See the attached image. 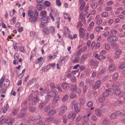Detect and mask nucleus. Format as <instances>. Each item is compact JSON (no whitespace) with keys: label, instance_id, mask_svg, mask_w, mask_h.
I'll return each mask as SVG.
<instances>
[{"label":"nucleus","instance_id":"1","mask_svg":"<svg viewBox=\"0 0 125 125\" xmlns=\"http://www.w3.org/2000/svg\"><path fill=\"white\" fill-rule=\"evenodd\" d=\"M5 76H3L0 80V87H4L5 88L8 86L10 84L9 80L7 79H5Z\"/></svg>","mask_w":125,"mask_h":125},{"label":"nucleus","instance_id":"2","mask_svg":"<svg viewBox=\"0 0 125 125\" xmlns=\"http://www.w3.org/2000/svg\"><path fill=\"white\" fill-rule=\"evenodd\" d=\"M32 93L30 95L29 97H30V99L33 98L32 99V104L34 105L36 104L38 101V98L37 97L38 93L36 92L32 91Z\"/></svg>","mask_w":125,"mask_h":125},{"label":"nucleus","instance_id":"3","mask_svg":"<svg viewBox=\"0 0 125 125\" xmlns=\"http://www.w3.org/2000/svg\"><path fill=\"white\" fill-rule=\"evenodd\" d=\"M3 116V115H2L1 117H0V122L1 123H6L8 124V125H11L14 122V119L13 118L10 119L9 118V119H2V117Z\"/></svg>","mask_w":125,"mask_h":125},{"label":"nucleus","instance_id":"4","mask_svg":"<svg viewBox=\"0 0 125 125\" xmlns=\"http://www.w3.org/2000/svg\"><path fill=\"white\" fill-rule=\"evenodd\" d=\"M34 15L33 16L29 18L30 21L32 23H34L37 20L38 17V13L36 10L34 11Z\"/></svg>","mask_w":125,"mask_h":125},{"label":"nucleus","instance_id":"5","mask_svg":"<svg viewBox=\"0 0 125 125\" xmlns=\"http://www.w3.org/2000/svg\"><path fill=\"white\" fill-rule=\"evenodd\" d=\"M118 37L116 36L110 35L107 38V41L110 42H115L117 41Z\"/></svg>","mask_w":125,"mask_h":125},{"label":"nucleus","instance_id":"6","mask_svg":"<svg viewBox=\"0 0 125 125\" xmlns=\"http://www.w3.org/2000/svg\"><path fill=\"white\" fill-rule=\"evenodd\" d=\"M72 60L73 63H77L79 61V57L78 55L74 54L72 57Z\"/></svg>","mask_w":125,"mask_h":125},{"label":"nucleus","instance_id":"7","mask_svg":"<svg viewBox=\"0 0 125 125\" xmlns=\"http://www.w3.org/2000/svg\"><path fill=\"white\" fill-rule=\"evenodd\" d=\"M67 108L65 106H63L60 108L58 115L60 116L62 115L67 111Z\"/></svg>","mask_w":125,"mask_h":125},{"label":"nucleus","instance_id":"8","mask_svg":"<svg viewBox=\"0 0 125 125\" xmlns=\"http://www.w3.org/2000/svg\"><path fill=\"white\" fill-rule=\"evenodd\" d=\"M72 104L73 105L74 104V107L75 112L77 113H78L80 110V105L79 104L75 103L74 101L72 102Z\"/></svg>","mask_w":125,"mask_h":125},{"label":"nucleus","instance_id":"9","mask_svg":"<svg viewBox=\"0 0 125 125\" xmlns=\"http://www.w3.org/2000/svg\"><path fill=\"white\" fill-rule=\"evenodd\" d=\"M112 89L109 88L106 90V91L104 92L103 94V95L105 97H107L109 94L112 93L111 91Z\"/></svg>","mask_w":125,"mask_h":125},{"label":"nucleus","instance_id":"10","mask_svg":"<svg viewBox=\"0 0 125 125\" xmlns=\"http://www.w3.org/2000/svg\"><path fill=\"white\" fill-rule=\"evenodd\" d=\"M101 84V82L100 81H97L95 83V84L93 86V88L95 90L97 89L100 87Z\"/></svg>","mask_w":125,"mask_h":125},{"label":"nucleus","instance_id":"11","mask_svg":"<svg viewBox=\"0 0 125 125\" xmlns=\"http://www.w3.org/2000/svg\"><path fill=\"white\" fill-rule=\"evenodd\" d=\"M50 19L48 17L43 16L41 18V20L42 23H46L48 22V20Z\"/></svg>","mask_w":125,"mask_h":125},{"label":"nucleus","instance_id":"12","mask_svg":"<svg viewBox=\"0 0 125 125\" xmlns=\"http://www.w3.org/2000/svg\"><path fill=\"white\" fill-rule=\"evenodd\" d=\"M55 95L53 96V99L52 101V104H55L57 102L59 99V96L55 93Z\"/></svg>","mask_w":125,"mask_h":125},{"label":"nucleus","instance_id":"13","mask_svg":"<svg viewBox=\"0 0 125 125\" xmlns=\"http://www.w3.org/2000/svg\"><path fill=\"white\" fill-rule=\"evenodd\" d=\"M101 109V108H99L96 109L95 111V114L98 117H100L102 116V113Z\"/></svg>","mask_w":125,"mask_h":125},{"label":"nucleus","instance_id":"14","mask_svg":"<svg viewBox=\"0 0 125 125\" xmlns=\"http://www.w3.org/2000/svg\"><path fill=\"white\" fill-rule=\"evenodd\" d=\"M87 58V56L86 55L84 54L83 55L80 59V63H83Z\"/></svg>","mask_w":125,"mask_h":125},{"label":"nucleus","instance_id":"15","mask_svg":"<svg viewBox=\"0 0 125 125\" xmlns=\"http://www.w3.org/2000/svg\"><path fill=\"white\" fill-rule=\"evenodd\" d=\"M124 103V100H120L117 101L115 102L114 104L115 106H117L122 104Z\"/></svg>","mask_w":125,"mask_h":125},{"label":"nucleus","instance_id":"16","mask_svg":"<svg viewBox=\"0 0 125 125\" xmlns=\"http://www.w3.org/2000/svg\"><path fill=\"white\" fill-rule=\"evenodd\" d=\"M77 85L74 84H71V90L72 92H75L77 88Z\"/></svg>","mask_w":125,"mask_h":125},{"label":"nucleus","instance_id":"17","mask_svg":"<svg viewBox=\"0 0 125 125\" xmlns=\"http://www.w3.org/2000/svg\"><path fill=\"white\" fill-rule=\"evenodd\" d=\"M37 8L38 10L40 11L44 9L43 5L42 4L37 5Z\"/></svg>","mask_w":125,"mask_h":125},{"label":"nucleus","instance_id":"18","mask_svg":"<svg viewBox=\"0 0 125 125\" xmlns=\"http://www.w3.org/2000/svg\"><path fill=\"white\" fill-rule=\"evenodd\" d=\"M56 113V111L55 109L49 111L48 113L49 116H51L54 115Z\"/></svg>","mask_w":125,"mask_h":125},{"label":"nucleus","instance_id":"19","mask_svg":"<svg viewBox=\"0 0 125 125\" xmlns=\"http://www.w3.org/2000/svg\"><path fill=\"white\" fill-rule=\"evenodd\" d=\"M85 82L86 83H89L90 85H92L94 83L93 80H90L89 79H86Z\"/></svg>","mask_w":125,"mask_h":125},{"label":"nucleus","instance_id":"20","mask_svg":"<svg viewBox=\"0 0 125 125\" xmlns=\"http://www.w3.org/2000/svg\"><path fill=\"white\" fill-rule=\"evenodd\" d=\"M96 63V61L93 60H91L89 62V64L90 65L94 66Z\"/></svg>","mask_w":125,"mask_h":125},{"label":"nucleus","instance_id":"21","mask_svg":"<svg viewBox=\"0 0 125 125\" xmlns=\"http://www.w3.org/2000/svg\"><path fill=\"white\" fill-rule=\"evenodd\" d=\"M50 68L49 65H47L42 68L41 70L43 72H45L47 71Z\"/></svg>","mask_w":125,"mask_h":125},{"label":"nucleus","instance_id":"22","mask_svg":"<svg viewBox=\"0 0 125 125\" xmlns=\"http://www.w3.org/2000/svg\"><path fill=\"white\" fill-rule=\"evenodd\" d=\"M119 86V84L117 83H113L112 86V88L115 90L118 88Z\"/></svg>","mask_w":125,"mask_h":125},{"label":"nucleus","instance_id":"23","mask_svg":"<svg viewBox=\"0 0 125 125\" xmlns=\"http://www.w3.org/2000/svg\"><path fill=\"white\" fill-rule=\"evenodd\" d=\"M115 66L114 64H112L109 67V71H113L115 70Z\"/></svg>","mask_w":125,"mask_h":125},{"label":"nucleus","instance_id":"24","mask_svg":"<svg viewBox=\"0 0 125 125\" xmlns=\"http://www.w3.org/2000/svg\"><path fill=\"white\" fill-rule=\"evenodd\" d=\"M109 119L107 118H106L103 120L102 123V124L103 125H107L109 123Z\"/></svg>","mask_w":125,"mask_h":125},{"label":"nucleus","instance_id":"25","mask_svg":"<svg viewBox=\"0 0 125 125\" xmlns=\"http://www.w3.org/2000/svg\"><path fill=\"white\" fill-rule=\"evenodd\" d=\"M63 32L64 34L65 35L69 34V31L68 29L66 27H64L63 29Z\"/></svg>","mask_w":125,"mask_h":125},{"label":"nucleus","instance_id":"26","mask_svg":"<svg viewBox=\"0 0 125 125\" xmlns=\"http://www.w3.org/2000/svg\"><path fill=\"white\" fill-rule=\"evenodd\" d=\"M76 116V114L75 113H69L68 115V118H70L72 117L73 119H74Z\"/></svg>","mask_w":125,"mask_h":125},{"label":"nucleus","instance_id":"27","mask_svg":"<svg viewBox=\"0 0 125 125\" xmlns=\"http://www.w3.org/2000/svg\"><path fill=\"white\" fill-rule=\"evenodd\" d=\"M116 113L117 115L119 117H121L124 115L123 113L120 111H117L116 112Z\"/></svg>","mask_w":125,"mask_h":125},{"label":"nucleus","instance_id":"28","mask_svg":"<svg viewBox=\"0 0 125 125\" xmlns=\"http://www.w3.org/2000/svg\"><path fill=\"white\" fill-rule=\"evenodd\" d=\"M118 74L117 73H115L112 76V78L114 80H116L118 77Z\"/></svg>","mask_w":125,"mask_h":125},{"label":"nucleus","instance_id":"29","mask_svg":"<svg viewBox=\"0 0 125 125\" xmlns=\"http://www.w3.org/2000/svg\"><path fill=\"white\" fill-rule=\"evenodd\" d=\"M43 31L45 34L48 35L50 33V31L49 29L47 28H45L43 30Z\"/></svg>","mask_w":125,"mask_h":125},{"label":"nucleus","instance_id":"30","mask_svg":"<svg viewBox=\"0 0 125 125\" xmlns=\"http://www.w3.org/2000/svg\"><path fill=\"white\" fill-rule=\"evenodd\" d=\"M69 84V83H68L65 82H64L62 85V87L63 89H65Z\"/></svg>","mask_w":125,"mask_h":125},{"label":"nucleus","instance_id":"31","mask_svg":"<svg viewBox=\"0 0 125 125\" xmlns=\"http://www.w3.org/2000/svg\"><path fill=\"white\" fill-rule=\"evenodd\" d=\"M30 34V36L32 37H36V36L37 35V33L34 31L31 32Z\"/></svg>","mask_w":125,"mask_h":125},{"label":"nucleus","instance_id":"32","mask_svg":"<svg viewBox=\"0 0 125 125\" xmlns=\"http://www.w3.org/2000/svg\"><path fill=\"white\" fill-rule=\"evenodd\" d=\"M28 16L29 17H31L33 16L34 14V12L33 10H30L28 12Z\"/></svg>","mask_w":125,"mask_h":125},{"label":"nucleus","instance_id":"33","mask_svg":"<svg viewBox=\"0 0 125 125\" xmlns=\"http://www.w3.org/2000/svg\"><path fill=\"white\" fill-rule=\"evenodd\" d=\"M14 58L15 59L16 61L18 62V60L19 58V55L17 53H15L14 55Z\"/></svg>","mask_w":125,"mask_h":125},{"label":"nucleus","instance_id":"34","mask_svg":"<svg viewBox=\"0 0 125 125\" xmlns=\"http://www.w3.org/2000/svg\"><path fill=\"white\" fill-rule=\"evenodd\" d=\"M53 117H51L47 118L46 121L47 122L50 123L53 120Z\"/></svg>","mask_w":125,"mask_h":125},{"label":"nucleus","instance_id":"35","mask_svg":"<svg viewBox=\"0 0 125 125\" xmlns=\"http://www.w3.org/2000/svg\"><path fill=\"white\" fill-rule=\"evenodd\" d=\"M42 59V57H40L38 59L35 60V62L36 64H38L39 63V62H40Z\"/></svg>","mask_w":125,"mask_h":125},{"label":"nucleus","instance_id":"36","mask_svg":"<svg viewBox=\"0 0 125 125\" xmlns=\"http://www.w3.org/2000/svg\"><path fill=\"white\" fill-rule=\"evenodd\" d=\"M69 58V56L68 55H66L63 58V59L61 60V63L62 62L64 63V61H66Z\"/></svg>","mask_w":125,"mask_h":125},{"label":"nucleus","instance_id":"37","mask_svg":"<svg viewBox=\"0 0 125 125\" xmlns=\"http://www.w3.org/2000/svg\"><path fill=\"white\" fill-rule=\"evenodd\" d=\"M50 30L51 31V32L52 34H54L55 32V28L53 26H51L50 28Z\"/></svg>","mask_w":125,"mask_h":125},{"label":"nucleus","instance_id":"38","mask_svg":"<svg viewBox=\"0 0 125 125\" xmlns=\"http://www.w3.org/2000/svg\"><path fill=\"white\" fill-rule=\"evenodd\" d=\"M41 118L40 116V115L38 116V117L37 118H36L35 117H33L32 119H30L29 120V121H37L40 119Z\"/></svg>","mask_w":125,"mask_h":125},{"label":"nucleus","instance_id":"39","mask_svg":"<svg viewBox=\"0 0 125 125\" xmlns=\"http://www.w3.org/2000/svg\"><path fill=\"white\" fill-rule=\"evenodd\" d=\"M51 95L50 94H47L45 96V100L46 101H48L51 98Z\"/></svg>","mask_w":125,"mask_h":125},{"label":"nucleus","instance_id":"40","mask_svg":"<svg viewBox=\"0 0 125 125\" xmlns=\"http://www.w3.org/2000/svg\"><path fill=\"white\" fill-rule=\"evenodd\" d=\"M25 115L24 113H19L17 116V117L18 118H21L23 117Z\"/></svg>","mask_w":125,"mask_h":125},{"label":"nucleus","instance_id":"41","mask_svg":"<svg viewBox=\"0 0 125 125\" xmlns=\"http://www.w3.org/2000/svg\"><path fill=\"white\" fill-rule=\"evenodd\" d=\"M122 52L121 50L119 49L116 51L115 52V54L117 56L120 55L122 53Z\"/></svg>","mask_w":125,"mask_h":125},{"label":"nucleus","instance_id":"42","mask_svg":"<svg viewBox=\"0 0 125 125\" xmlns=\"http://www.w3.org/2000/svg\"><path fill=\"white\" fill-rule=\"evenodd\" d=\"M51 89L52 91H54V89L55 88L54 83H51L50 84Z\"/></svg>","mask_w":125,"mask_h":125},{"label":"nucleus","instance_id":"43","mask_svg":"<svg viewBox=\"0 0 125 125\" xmlns=\"http://www.w3.org/2000/svg\"><path fill=\"white\" fill-rule=\"evenodd\" d=\"M116 115L115 113H113L111 115L110 118L112 119H115L116 118Z\"/></svg>","mask_w":125,"mask_h":125},{"label":"nucleus","instance_id":"44","mask_svg":"<svg viewBox=\"0 0 125 125\" xmlns=\"http://www.w3.org/2000/svg\"><path fill=\"white\" fill-rule=\"evenodd\" d=\"M48 89H46L43 91H41L40 92V95L42 96L43 95L44 93H45L46 91H48Z\"/></svg>","mask_w":125,"mask_h":125},{"label":"nucleus","instance_id":"45","mask_svg":"<svg viewBox=\"0 0 125 125\" xmlns=\"http://www.w3.org/2000/svg\"><path fill=\"white\" fill-rule=\"evenodd\" d=\"M108 15V14L106 12H104L102 13L101 16L103 17H106Z\"/></svg>","mask_w":125,"mask_h":125},{"label":"nucleus","instance_id":"46","mask_svg":"<svg viewBox=\"0 0 125 125\" xmlns=\"http://www.w3.org/2000/svg\"><path fill=\"white\" fill-rule=\"evenodd\" d=\"M82 116L81 115H79L76 118V121L77 122H79L82 119Z\"/></svg>","mask_w":125,"mask_h":125},{"label":"nucleus","instance_id":"47","mask_svg":"<svg viewBox=\"0 0 125 125\" xmlns=\"http://www.w3.org/2000/svg\"><path fill=\"white\" fill-rule=\"evenodd\" d=\"M110 32L112 34L115 35L117 33L116 30L113 29H112L110 31Z\"/></svg>","mask_w":125,"mask_h":125},{"label":"nucleus","instance_id":"48","mask_svg":"<svg viewBox=\"0 0 125 125\" xmlns=\"http://www.w3.org/2000/svg\"><path fill=\"white\" fill-rule=\"evenodd\" d=\"M68 96L67 95H66L63 98L62 100L63 102H65L67 101L68 99Z\"/></svg>","mask_w":125,"mask_h":125},{"label":"nucleus","instance_id":"49","mask_svg":"<svg viewBox=\"0 0 125 125\" xmlns=\"http://www.w3.org/2000/svg\"><path fill=\"white\" fill-rule=\"evenodd\" d=\"M106 57L103 55H99L98 58V59L100 60H103L104 59H105Z\"/></svg>","mask_w":125,"mask_h":125},{"label":"nucleus","instance_id":"50","mask_svg":"<svg viewBox=\"0 0 125 125\" xmlns=\"http://www.w3.org/2000/svg\"><path fill=\"white\" fill-rule=\"evenodd\" d=\"M97 4L96 2H94L91 5L92 7L94 9H96L97 7Z\"/></svg>","mask_w":125,"mask_h":125},{"label":"nucleus","instance_id":"51","mask_svg":"<svg viewBox=\"0 0 125 125\" xmlns=\"http://www.w3.org/2000/svg\"><path fill=\"white\" fill-rule=\"evenodd\" d=\"M82 91L81 89L80 88H77L75 92L78 94L81 93Z\"/></svg>","mask_w":125,"mask_h":125},{"label":"nucleus","instance_id":"52","mask_svg":"<svg viewBox=\"0 0 125 125\" xmlns=\"http://www.w3.org/2000/svg\"><path fill=\"white\" fill-rule=\"evenodd\" d=\"M6 90V88H1L0 90V93H1L5 94Z\"/></svg>","mask_w":125,"mask_h":125},{"label":"nucleus","instance_id":"53","mask_svg":"<svg viewBox=\"0 0 125 125\" xmlns=\"http://www.w3.org/2000/svg\"><path fill=\"white\" fill-rule=\"evenodd\" d=\"M105 97L103 96L100 97L99 99V101L100 102L103 103L104 101L105 100Z\"/></svg>","mask_w":125,"mask_h":125},{"label":"nucleus","instance_id":"54","mask_svg":"<svg viewBox=\"0 0 125 125\" xmlns=\"http://www.w3.org/2000/svg\"><path fill=\"white\" fill-rule=\"evenodd\" d=\"M85 4V2H83L81 4L80 7V10H83L84 9V7Z\"/></svg>","mask_w":125,"mask_h":125},{"label":"nucleus","instance_id":"55","mask_svg":"<svg viewBox=\"0 0 125 125\" xmlns=\"http://www.w3.org/2000/svg\"><path fill=\"white\" fill-rule=\"evenodd\" d=\"M120 92H121V91H120V90L119 89H118L116 90L115 91V94L116 95H118V96H119V95L120 93Z\"/></svg>","mask_w":125,"mask_h":125},{"label":"nucleus","instance_id":"56","mask_svg":"<svg viewBox=\"0 0 125 125\" xmlns=\"http://www.w3.org/2000/svg\"><path fill=\"white\" fill-rule=\"evenodd\" d=\"M88 88V87L87 85H84L83 88V93L87 91Z\"/></svg>","mask_w":125,"mask_h":125},{"label":"nucleus","instance_id":"57","mask_svg":"<svg viewBox=\"0 0 125 125\" xmlns=\"http://www.w3.org/2000/svg\"><path fill=\"white\" fill-rule=\"evenodd\" d=\"M16 19V17H15L13 18L10 20V22L13 25L15 22V20Z\"/></svg>","mask_w":125,"mask_h":125},{"label":"nucleus","instance_id":"58","mask_svg":"<svg viewBox=\"0 0 125 125\" xmlns=\"http://www.w3.org/2000/svg\"><path fill=\"white\" fill-rule=\"evenodd\" d=\"M29 110L31 112H34L36 110V108L34 107H30L29 108Z\"/></svg>","mask_w":125,"mask_h":125},{"label":"nucleus","instance_id":"59","mask_svg":"<svg viewBox=\"0 0 125 125\" xmlns=\"http://www.w3.org/2000/svg\"><path fill=\"white\" fill-rule=\"evenodd\" d=\"M46 105V103L43 102L40 104L39 105V107L41 109H42Z\"/></svg>","mask_w":125,"mask_h":125},{"label":"nucleus","instance_id":"60","mask_svg":"<svg viewBox=\"0 0 125 125\" xmlns=\"http://www.w3.org/2000/svg\"><path fill=\"white\" fill-rule=\"evenodd\" d=\"M47 14L46 11H42L40 13V15L41 16H45V15Z\"/></svg>","mask_w":125,"mask_h":125},{"label":"nucleus","instance_id":"61","mask_svg":"<svg viewBox=\"0 0 125 125\" xmlns=\"http://www.w3.org/2000/svg\"><path fill=\"white\" fill-rule=\"evenodd\" d=\"M89 118L88 117H87V116H84L83 117V120L86 122H87L89 120Z\"/></svg>","mask_w":125,"mask_h":125},{"label":"nucleus","instance_id":"62","mask_svg":"<svg viewBox=\"0 0 125 125\" xmlns=\"http://www.w3.org/2000/svg\"><path fill=\"white\" fill-rule=\"evenodd\" d=\"M76 96V94L75 93H73L71 94H70V98H73Z\"/></svg>","mask_w":125,"mask_h":125},{"label":"nucleus","instance_id":"63","mask_svg":"<svg viewBox=\"0 0 125 125\" xmlns=\"http://www.w3.org/2000/svg\"><path fill=\"white\" fill-rule=\"evenodd\" d=\"M86 113H87L88 114H87L86 116H87V117L89 116L91 113V111L89 109H87Z\"/></svg>","mask_w":125,"mask_h":125},{"label":"nucleus","instance_id":"64","mask_svg":"<svg viewBox=\"0 0 125 125\" xmlns=\"http://www.w3.org/2000/svg\"><path fill=\"white\" fill-rule=\"evenodd\" d=\"M112 9L111 7H107L105 8V10L106 11H110Z\"/></svg>","mask_w":125,"mask_h":125}]
</instances>
